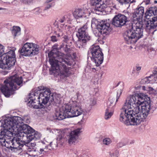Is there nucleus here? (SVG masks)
Instances as JSON below:
<instances>
[{
  "label": "nucleus",
  "mask_w": 157,
  "mask_h": 157,
  "mask_svg": "<svg viewBox=\"0 0 157 157\" xmlns=\"http://www.w3.org/2000/svg\"><path fill=\"white\" fill-rule=\"evenodd\" d=\"M53 49L48 54L49 58V62L51 65L50 70L54 73L55 76H59L63 78L69 76L73 72L71 67L67 66H71L74 64V59L70 54L69 48H65L66 54L58 52L57 48L53 47Z\"/></svg>",
  "instance_id": "nucleus-1"
},
{
  "label": "nucleus",
  "mask_w": 157,
  "mask_h": 157,
  "mask_svg": "<svg viewBox=\"0 0 157 157\" xmlns=\"http://www.w3.org/2000/svg\"><path fill=\"white\" fill-rule=\"evenodd\" d=\"M144 13L143 7L136 8L132 14V23L129 28L124 33V37L127 44H134L143 36V16Z\"/></svg>",
  "instance_id": "nucleus-2"
},
{
  "label": "nucleus",
  "mask_w": 157,
  "mask_h": 157,
  "mask_svg": "<svg viewBox=\"0 0 157 157\" xmlns=\"http://www.w3.org/2000/svg\"><path fill=\"white\" fill-rule=\"evenodd\" d=\"M5 121L8 125L12 127L11 130L15 133V135L19 134L21 137H22L23 142H28V139L26 137L30 136L34 131V129L28 125L22 124L24 122L27 123L29 121L28 117L23 119L18 116H14L12 118H7Z\"/></svg>",
  "instance_id": "nucleus-3"
},
{
  "label": "nucleus",
  "mask_w": 157,
  "mask_h": 157,
  "mask_svg": "<svg viewBox=\"0 0 157 157\" xmlns=\"http://www.w3.org/2000/svg\"><path fill=\"white\" fill-rule=\"evenodd\" d=\"M2 125L4 128L0 134V144L2 146L10 148L11 150L16 151L21 150L24 146L22 141L19 137H15L10 140L15 133L11 130V126L8 125L4 120L2 121Z\"/></svg>",
  "instance_id": "nucleus-4"
},
{
  "label": "nucleus",
  "mask_w": 157,
  "mask_h": 157,
  "mask_svg": "<svg viewBox=\"0 0 157 157\" xmlns=\"http://www.w3.org/2000/svg\"><path fill=\"white\" fill-rule=\"evenodd\" d=\"M51 94L49 89L39 86L32 90L28 99L29 104L35 108L42 109L48 102Z\"/></svg>",
  "instance_id": "nucleus-5"
},
{
  "label": "nucleus",
  "mask_w": 157,
  "mask_h": 157,
  "mask_svg": "<svg viewBox=\"0 0 157 157\" xmlns=\"http://www.w3.org/2000/svg\"><path fill=\"white\" fill-rule=\"evenodd\" d=\"M146 95L143 94L136 93L128 96L132 108L135 109L137 106L139 108V113L145 119L149 114L151 109L150 101H144Z\"/></svg>",
  "instance_id": "nucleus-6"
},
{
  "label": "nucleus",
  "mask_w": 157,
  "mask_h": 157,
  "mask_svg": "<svg viewBox=\"0 0 157 157\" xmlns=\"http://www.w3.org/2000/svg\"><path fill=\"white\" fill-rule=\"evenodd\" d=\"M143 27L148 34L152 35L156 31L157 27V9L151 7L146 12L143 21Z\"/></svg>",
  "instance_id": "nucleus-7"
},
{
  "label": "nucleus",
  "mask_w": 157,
  "mask_h": 157,
  "mask_svg": "<svg viewBox=\"0 0 157 157\" xmlns=\"http://www.w3.org/2000/svg\"><path fill=\"white\" fill-rule=\"evenodd\" d=\"M23 80L21 76L18 77L17 75L12 76L4 81L5 85L2 86L0 90L6 96L9 97L13 94V92L22 85Z\"/></svg>",
  "instance_id": "nucleus-8"
},
{
  "label": "nucleus",
  "mask_w": 157,
  "mask_h": 157,
  "mask_svg": "<svg viewBox=\"0 0 157 157\" xmlns=\"http://www.w3.org/2000/svg\"><path fill=\"white\" fill-rule=\"evenodd\" d=\"M15 52L10 50L4 54L0 61V68L6 70L10 69L15 65L16 59Z\"/></svg>",
  "instance_id": "nucleus-9"
},
{
  "label": "nucleus",
  "mask_w": 157,
  "mask_h": 157,
  "mask_svg": "<svg viewBox=\"0 0 157 157\" xmlns=\"http://www.w3.org/2000/svg\"><path fill=\"white\" fill-rule=\"evenodd\" d=\"M91 54L92 60L98 67L101 64L104 59L103 54L99 46H92L88 51V55Z\"/></svg>",
  "instance_id": "nucleus-10"
},
{
  "label": "nucleus",
  "mask_w": 157,
  "mask_h": 157,
  "mask_svg": "<svg viewBox=\"0 0 157 157\" xmlns=\"http://www.w3.org/2000/svg\"><path fill=\"white\" fill-rule=\"evenodd\" d=\"M131 103L128 96L124 104V109L121 110L120 115V121L127 125H129L130 116L132 113Z\"/></svg>",
  "instance_id": "nucleus-11"
},
{
  "label": "nucleus",
  "mask_w": 157,
  "mask_h": 157,
  "mask_svg": "<svg viewBox=\"0 0 157 157\" xmlns=\"http://www.w3.org/2000/svg\"><path fill=\"white\" fill-rule=\"evenodd\" d=\"M87 27L85 25L79 28L76 34V36L78 38L77 46L80 48L85 45L86 42L91 40V37L87 32Z\"/></svg>",
  "instance_id": "nucleus-12"
},
{
  "label": "nucleus",
  "mask_w": 157,
  "mask_h": 157,
  "mask_svg": "<svg viewBox=\"0 0 157 157\" xmlns=\"http://www.w3.org/2000/svg\"><path fill=\"white\" fill-rule=\"evenodd\" d=\"M39 50V47L36 44L27 42L24 44L19 52L23 56H31L37 54Z\"/></svg>",
  "instance_id": "nucleus-13"
},
{
  "label": "nucleus",
  "mask_w": 157,
  "mask_h": 157,
  "mask_svg": "<svg viewBox=\"0 0 157 157\" xmlns=\"http://www.w3.org/2000/svg\"><path fill=\"white\" fill-rule=\"evenodd\" d=\"M64 108L67 111L69 118L78 116L83 112L79 103L76 101L66 104Z\"/></svg>",
  "instance_id": "nucleus-14"
},
{
  "label": "nucleus",
  "mask_w": 157,
  "mask_h": 157,
  "mask_svg": "<svg viewBox=\"0 0 157 157\" xmlns=\"http://www.w3.org/2000/svg\"><path fill=\"white\" fill-rule=\"evenodd\" d=\"M92 28H96L101 34H107L111 31L110 24L106 21L99 22L96 19L93 18L91 21Z\"/></svg>",
  "instance_id": "nucleus-15"
},
{
  "label": "nucleus",
  "mask_w": 157,
  "mask_h": 157,
  "mask_svg": "<svg viewBox=\"0 0 157 157\" xmlns=\"http://www.w3.org/2000/svg\"><path fill=\"white\" fill-rule=\"evenodd\" d=\"M132 114L130 116L129 125H139L145 119L139 113V108L137 106L135 109L132 108Z\"/></svg>",
  "instance_id": "nucleus-16"
},
{
  "label": "nucleus",
  "mask_w": 157,
  "mask_h": 157,
  "mask_svg": "<svg viewBox=\"0 0 157 157\" xmlns=\"http://www.w3.org/2000/svg\"><path fill=\"white\" fill-rule=\"evenodd\" d=\"M101 0H90V4L92 6H95L94 10L96 12L97 11L102 12L104 10H108L109 12H111L112 8L109 5H107V2L106 3H101Z\"/></svg>",
  "instance_id": "nucleus-17"
},
{
  "label": "nucleus",
  "mask_w": 157,
  "mask_h": 157,
  "mask_svg": "<svg viewBox=\"0 0 157 157\" xmlns=\"http://www.w3.org/2000/svg\"><path fill=\"white\" fill-rule=\"evenodd\" d=\"M63 17L65 18L64 19V23L61 24L59 26L57 27L55 29V33L58 36H60L63 35L64 31L66 29L67 24L70 23L72 20L71 16L70 15H64Z\"/></svg>",
  "instance_id": "nucleus-18"
},
{
  "label": "nucleus",
  "mask_w": 157,
  "mask_h": 157,
  "mask_svg": "<svg viewBox=\"0 0 157 157\" xmlns=\"http://www.w3.org/2000/svg\"><path fill=\"white\" fill-rule=\"evenodd\" d=\"M128 21L126 16L122 14H118L113 18L112 24L116 27H121L124 25Z\"/></svg>",
  "instance_id": "nucleus-19"
},
{
  "label": "nucleus",
  "mask_w": 157,
  "mask_h": 157,
  "mask_svg": "<svg viewBox=\"0 0 157 157\" xmlns=\"http://www.w3.org/2000/svg\"><path fill=\"white\" fill-rule=\"evenodd\" d=\"M73 14L75 19H78L81 18H87L90 13L86 8H78L75 10Z\"/></svg>",
  "instance_id": "nucleus-20"
},
{
  "label": "nucleus",
  "mask_w": 157,
  "mask_h": 157,
  "mask_svg": "<svg viewBox=\"0 0 157 157\" xmlns=\"http://www.w3.org/2000/svg\"><path fill=\"white\" fill-rule=\"evenodd\" d=\"M82 128H80L71 132L68 139V142L69 144H73L77 141L79 136L82 132Z\"/></svg>",
  "instance_id": "nucleus-21"
},
{
  "label": "nucleus",
  "mask_w": 157,
  "mask_h": 157,
  "mask_svg": "<svg viewBox=\"0 0 157 157\" xmlns=\"http://www.w3.org/2000/svg\"><path fill=\"white\" fill-rule=\"evenodd\" d=\"M66 104L62 106L58 111H56L54 116L55 119L62 120L67 118H69L67 110L64 108Z\"/></svg>",
  "instance_id": "nucleus-22"
},
{
  "label": "nucleus",
  "mask_w": 157,
  "mask_h": 157,
  "mask_svg": "<svg viewBox=\"0 0 157 157\" xmlns=\"http://www.w3.org/2000/svg\"><path fill=\"white\" fill-rule=\"evenodd\" d=\"M52 142H51L49 145H47L44 147L40 148L39 150L37 151L38 153H36L37 155L40 154L46 155L48 154L51 150L53 146H52Z\"/></svg>",
  "instance_id": "nucleus-23"
},
{
  "label": "nucleus",
  "mask_w": 157,
  "mask_h": 157,
  "mask_svg": "<svg viewBox=\"0 0 157 157\" xmlns=\"http://www.w3.org/2000/svg\"><path fill=\"white\" fill-rule=\"evenodd\" d=\"M56 140L57 141L56 144V147H57L59 144L62 145L67 140L66 138L64 137V134L60 131L58 132Z\"/></svg>",
  "instance_id": "nucleus-24"
},
{
  "label": "nucleus",
  "mask_w": 157,
  "mask_h": 157,
  "mask_svg": "<svg viewBox=\"0 0 157 157\" xmlns=\"http://www.w3.org/2000/svg\"><path fill=\"white\" fill-rule=\"evenodd\" d=\"M29 142H24V143H27L29 145L28 147H27L26 149H27V152H30L31 153L29 154V155L31 156H35L36 154L35 153L36 152V151L35 149H34L33 147H35L36 144L35 143H29Z\"/></svg>",
  "instance_id": "nucleus-25"
},
{
  "label": "nucleus",
  "mask_w": 157,
  "mask_h": 157,
  "mask_svg": "<svg viewBox=\"0 0 157 157\" xmlns=\"http://www.w3.org/2000/svg\"><path fill=\"white\" fill-rule=\"evenodd\" d=\"M41 136L40 134L37 132H35V131L34 130L32 134H31L30 136H28V137H26L28 140V142L30 141L33 139L36 140L40 138Z\"/></svg>",
  "instance_id": "nucleus-26"
},
{
  "label": "nucleus",
  "mask_w": 157,
  "mask_h": 157,
  "mask_svg": "<svg viewBox=\"0 0 157 157\" xmlns=\"http://www.w3.org/2000/svg\"><path fill=\"white\" fill-rule=\"evenodd\" d=\"M113 112L110 108H107L105 110L104 118L105 120H108L113 115Z\"/></svg>",
  "instance_id": "nucleus-27"
},
{
  "label": "nucleus",
  "mask_w": 157,
  "mask_h": 157,
  "mask_svg": "<svg viewBox=\"0 0 157 157\" xmlns=\"http://www.w3.org/2000/svg\"><path fill=\"white\" fill-rule=\"evenodd\" d=\"M141 83L142 84H148L149 83H152L155 82V80L152 78L151 77V75L141 80Z\"/></svg>",
  "instance_id": "nucleus-28"
},
{
  "label": "nucleus",
  "mask_w": 157,
  "mask_h": 157,
  "mask_svg": "<svg viewBox=\"0 0 157 157\" xmlns=\"http://www.w3.org/2000/svg\"><path fill=\"white\" fill-rule=\"evenodd\" d=\"M117 102H116V101H115V99L110 98L107 102V108H110L111 109H112L115 106Z\"/></svg>",
  "instance_id": "nucleus-29"
},
{
  "label": "nucleus",
  "mask_w": 157,
  "mask_h": 157,
  "mask_svg": "<svg viewBox=\"0 0 157 157\" xmlns=\"http://www.w3.org/2000/svg\"><path fill=\"white\" fill-rule=\"evenodd\" d=\"M20 30L21 29L19 27L13 26L12 31V33L14 36H16L20 34Z\"/></svg>",
  "instance_id": "nucleus-30"
},
{
  "label": "nucleus",
  "mask_w": 157,
  "mask_h": 157,
  "mask_svg": "<svg viewBox=\"0 0 157 157\" xmlns=\"http://www.w3.org/2000/svg\"><path fill=\"white\" fill-rule=\"evenodd\" d=\"M119 151L116 149L113 150L109 152V155L111 157L115 156L116 157H119Z\"/></svg>",
  "instance_id": "nucleus-31"
},
{
  "label": "nucleus",
  "mask_w": 157,
  "mask_h": 157,
  "mask_svg": "<svg viewBox=\"0 0 157 157\" xmlns=\"http://www.w3.org/2000/svg\"><path fill=\"white\" fill-rule=\"evenodd\" d=\"M102 142L103 144L106 145H108L111 143L112 141L110 138L106 137L103 139Z\"/></svg>",
  "instance_id": "nucleus-32"
},
{
  "label": "nucleus",
  "mask_w": 157,
  "mask_h": 157,
  "mask_svg": "<svg viewBox=\"0 0 157 157\" xmlns=\"http://www.w3.org/2000/svg\"><path fill=\"white\" fill-rule=\"evenodd\" d=\"M123 89V87L122 86L121 88L118 90L117 92L116 96V102H117L121 94Z\"/></svg>",
  "instance_id": "nucleus-33"
},
{
  "label": "nucleus",
  "mask_w": 157,
  "mask_h": 157,
  "mask_svg": "<svg viewBox=\"0 0 157 157\" xmlns=\"http://www.w3.org/2000/svg\"><path fill=\"white\" fill-rule=\"evenodd\" d=\"M123 89V87L122 86L121 88L118 90L117 92L116 96V102H117L121 94Z\"/></svg>",
  "instance_id": "nucleus-34"
},
{
  "label": "nucleus",
  "mask_w": 157,
  "mask_h": 157,
  "mask_svg": "<svg viewBox=\"0 0 157 157\" xmlns=\"http://www.w3.org/2000/svg\"><path fill=\"white\" fill-rule=\"evenodd\" d=\"M151 77L155 80V82L157 80V69L156 70L154 71L153 74L151 75Z\"/></svg>",
  "instance_id": "nucleus-35"
},
{
  "label": "nucleus",
  "mask_w": 157,
  "mask_h": 157,
  "mask_svg": "<svg viewBox=\"0 0 157 157\" xmlns=\"http://www.w3.org/2000/svg\"><path fill=\"white\" fill-rule=\"evenodd\" d=\"M146 90L149 94H155V90L151 87L147 86Z\"/></svg>",
  "instance_id": "nucleus-36"
},
{
  "label": "nucleus",
  "mask_w": 157,
  "mask_h": 157,
  "mask_svg": "<svg viewBox=\"0 0 157 157\" xmlns=\"http://www.w3.org/2000/svg\"><path fill=\"white\" fill-rule=\"evenodd\" d=\"M117 1L122 4H127L132 2L131 0H117Z\"/></svg>",
  "instance_id": "nucleus-37"
},
{
  "label": "nucleus",
  "mask_w": 157,
  "mask_h": 157,
  "mask_svg": "<svg viewBox=\"0 0 157 157\" xmlns=\"http://www.w3.org/2000/svg\"><path fill=\"white\" fill-rule=\"evenodd\" d=\"M53 99L54 103V104L56 106H58L59 105V104L61 102L60 99L59 98L58 99H56V98H53Z\"/></svg>",
  "instance_id": "nucleus-38"
},
{
  "label": "nucleus",
  "mask_w": 157,
  "mask_h": 157,
  "mask_svg": "<svg viewBox=\"0 0 157 157\" xmlns=\"http://www.w3.org/2000/svg\"><path fill=\"white\" fill-rule=\"evenodd\" d=\"M55 32V31L54 32ZM54 34L56 35L54 36H51V40L53 42H55L57 41L58 40V39L57 38V37H59V36H58L57 35H56V33L54 32Z\"/></svg>",
  "instance_id": "nucleus-39"
},
{
  "label": "nucleus",
  "mask_w": 157,
  "mask_h": 157,
  "mask_svg": "<svg viewBox=\"0 0 157 157\" xmlns=\"http://www.w3.org/2000/svg\"><path fill=\"white\" fill-rule=\"evenodd\" d=\"M90 106H94L96 104V101L94 99L91 98L90 100V102L89 103Z\"/></svg>",
  "instance_id": "nucleus-40"
},
{
  "label": "nucleus",
  "mask_w": 157,
  "mask_h": 157,
  "mask_svg": "<svg viewBox=\"0 0 157 157\" xmlns=\"http://www.w3.org/2000/svg\"><path fill=\"white\" fill-rule=\"evenodd\" d=\"M4 47L0 44V56H2L3 53H4Z\"/></svg>",
  "instance_id": "nucleus-41"
},
{
  "label": "nucleus",
  "mask_w": 157,
  "mask_h": 157,
  "mask_svg": "<svg viewBox=\"0 0 157 157\" xmlns=\"http://www.w3.org/2000/svg\"><path fill=\"white\" fill-rule=\"evenodd\" d=\"M47 130L49 131L50 132H52L54 133L56 132V131H57V132H59L60 131L59 130L56 129L55 128L51 129V128H47Z\"/></svg>",
  "instance_id": "nucleus-42"
},
{
  "label": "nucleus",
  "mask_w": 157,
  "mask_h": 157,
  "mask_svg": "<svg viewBox=\"0 0 157 157\" xmlns=\"http://www.w3.org/2000/svg\"><path fill=\"white\" fill-rule=\"evenodd\" d=\"M126 145V144L124 142H121L117 144V147L118 148H120Z\"/></svg>",
  "instance_id": "nucleus-43"
},
{
  "label": "nucleus",
  "mask_w": 157,
  "mask_h": 157,
  "mask_svg": "<svg viewBox=\"0 0 157 157\" xmlns=\"http://www.w3.org/2000/svg\"><path fill=\"white\" fill-rule=\"evenodd\" d=\"M34 13L36 14H38L42 12V10L39 8H36L34 10Z\"/></svg>",
  "instance_id": "nucleus-44"
},
{
  "label": "nucleus",
  "mask_w": 157,
  "mask_h": 157,
  "mask_svg": "<svg viewBox=\"0 0 157 157\" xmlns=\"http://www.w3.org/2000/svg\"><path fill=\"white\" fill-rule=\"evenodd\" d=\"M143 3L146 5H147L151 3L152 2L151 0H143Z\"/></svg>",
  "instance_id": "nucleus-45"
},
{
  "label": "nucleus",
  "mask_w": 157,
  "mask_h": 157,
  "mask_svg": "<svg viewBox=\"0 0 157 157\" xmlns=\"http://www.w3.org/2000/svg\"><path fill=\"white\" fill-rule=\"evenodd\" d=\"M64 19L65 18H63V16L61 17L58 20L59 22L61 24L64 23Z\"/></svg>",
  "instance_id": "nucleus-46"
},
{
  "label": "nucleus",
  "mask_w": 157,
  "mask_h": 157,
  "mask_svg": "<svg viewBox=\"0 0 157 157\" xmlns=\"http://www.w3.org/2000/svg\"><path fill=\"white\" fill-rule=\"evenodd\" d=\"M87 118V117L86 115V114H83V116L82 117V119L81 120V121L82 122H85L86 121V120Z\"/></svg>",
  "instance_id": "nucleus-47"
},
{
  "label": "nucleus",
  "mask_w": 157,
  "mask_h": 157,
  "mask_svg": "<svg viewBox=\"0 0 157 157\" xmlns=\"http://www.w3.org/2000/svg\"><path fill=\"white\" fill-rule=\"evenodd\" d=\"M51 6V5H50V4H48L47 5V6H46L45 7V8L44 9V10H47L48 9H49V8H50Z\"/></svg>",
  "instance_id": "nucleus-48"
},
{
  "label": "nucleus",
  "mask_w": 157,
  "mask_h": 157,
  "mask_svg": "<svg viewBox=\"0 0 157 157\" xmlns=\"http://www.w3.org/2000/svg\"><path fill=\"white\" fill-rule=\"evenodd\" d=\"M10 118V117H3V120H1V121H0V122H1V126H2V127L3 128H3V130L4 129V127L2 126V121H4L6 119V118Z\"/></svg>",
  "instance_id": "nucleus-49"
},
{
  "label": "nucleus",
  "mask_w": 157,
  "mask_h": 157,
  "mask_svg": "<svg viewBox=\"0 0 157 157\" xmlns=\"http://www.w3.org/2000/svg\"><path fill=\"white\" fill-rule=\"evenodd\" d=\"M64 38V41L67 42V41L68 40V37L66 36H64L63 37Z\"/></svg>",
  "instance_id": "nucleus-50"
},
{
  "label": "nucleus",
  "mask_w": 157,
  "mask_h": 157,
  "mask_svg": "<svg viewBox=\"0 0 157 157\" xmlns=\"http://www.w3.org/2000/svg\"><path fill=\"white\" fill-rule=\"evenodd\" d=\"M141 67L140 66H136V70L137 71H139L141 70Z\"/></svg>",
  "instance_id": "nucleus-51"
},
{
  "label": "nucleus",
  "mask_w": 157,
  "mask_h": 157,
  "mask_svg": "<svg viewBox=\"0 0 157 157\" xmlns=\"http://www.w3.org/2000/svg\"><path fill=\"white\" fill-rule=\"evenodd\" d=\"M147 87H146L145 86H142V89L144 90H147Z\"/></svg>",
  "instance_id": "nucleus-52"
},
{
  "label": "nucleus",
  "mask_w": 157,
  "mask_h": 157,
  "mask_svg": "<svg viewBox=\"0 0 157 157\" xmlns=\"http://www.w3.org/2000/svg\"><path fill=\"white\" fill-rule=\"evenodd\" d=\"M91 70L93 72H95L96 71V69L94 68H92L91 69Z\"/></svg>",
  "instance_id": "nucleus-53"
},
{
  "label": "nucleus",
  "mask_w": 157,
  "mask_h": 157,
  "mask_svg": "<svg viewBox=\"0 0 157 157\" xmlns=\"http://www.w3.org/2000/svg\"><path fill=\"white\" fill-rule=\"evenodd\" d=\"M140 88V87L139 86H137V87H135V88L136 89V90H137V89H139Z\"/></svg>",
  "instance_id": "nucleus-54"
},
{
  "label": "nucleus",
  "mask_w": 157,
  "mask_h": 157,
  "mask_svg": "<svg viewBox=\"0 0 157 157\" xmlns=\"http://www.w3.org/2000/svg\"><path fill=\"white\" fill-rule=\"evenodd\" d=\"M52 0H47V1L46 2H47V3H49V2H51Z\"/></svg>",
  "instance_id": "nucleus-55"
},
{
  "label": "nucleus",
  "mask_w": 157,
  "mask_h": 157,
  "mask_svg": "<svg viewBox=\"0 0 157 157\" xmlns=\"http://www.w3.org/2000/svg\"><path fill=\"white\" fill-rule=\"evenodd\" d=\"M154 3L155 4L157 3V1H154Z\"/></svg>",
  "instance_id": "nucleus-56"
},
{
  "label": "nucleus",
  "mask_w": 157,
  "mask_h": 157,
  "mask_svg": "<svg viewBox=\"0 0 157 157\" xmlns=\"http://www.w3.org/2000/svg\"><path fill=\"white\" fill-rule=\"evenodd\" d=\"M3 9H4L3 8H0V10H3Z\"/></svg>",
  "instance_id": "nucleus-57"
},
{
  "label": "nucleus",
  "mask_w": 157,
  "mask_h": 157,
  "mask_svg": "<svg viewBox=\"0 0 157 157\" xmlns=\"http://www.w3.org/2000/svg\"><path fill=\"white\" fill-rule=\"evenodd\" d=\"M62 47H63V45H61V47H60V48H62Z\"/></svg>",
  "instance_id": "nucleus-58"
},
{
  "label": "nucleus",
  "mask_w": 157,
  "mask_h": 157,
  "mask_svg": "<svg viewBox=\"0 0 157 157\" xmlns=\"http://www.w3.org/2000/svg\"><path fill=\"white\" fill-rule=\"evenodd\" d=\"M0 157H1V154H0Z\"/></svg>",
  "instance_id": "nucleus-59"
},
{
  "label": "nucleus",
  "mask_w": 157,
  "mask_h": 157,
  "mask_svg": "<svg viewBox=\"0 0 157 157\" xmlns=\"http://www.w3.org/2000/svg\"><path fill=\"white\" fill-rule=\"evenodd\" d=\"M155 109H156V108H157V106L156 107H155Z\"/></svg>",
  "instance_id": "nucleus-60"
},
{
  "label": "nucleus",
  "mask_w": 157,
  "mask_h": 157,
  "mask_svg": "<svg viewBox=\"0 0 157 157\" xmlns=\"http://www.w3.org/2000/svg\"><path fill=\"white\" fill-rule=\"evenodd\" d=\"M25 147H26V145H25Z\"/></svg>",
  "instance_id": "nucleus-61"
}]
</instances>
